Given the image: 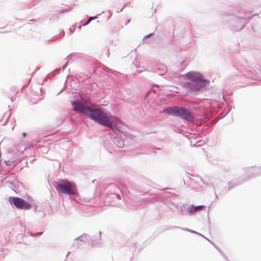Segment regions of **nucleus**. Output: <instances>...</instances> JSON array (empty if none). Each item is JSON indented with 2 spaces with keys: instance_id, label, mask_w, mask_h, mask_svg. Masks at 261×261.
<instances>
[{
  "instance_id": "obj_1",
  "label": "nucleus",
  "mask_w": 261,
  "mask_h": 261,
  "mask_svg": "<svg viewBox=\"0 0 261 261\" xmlns=\"http://www.w3.org/2000/svg\"><path fill=\"white\" fill-rule=\"evenodd\" d=\"M73 110L85 114L87 117L108 127H112L114 117H109L100 109H93L90 103L85 100L72 102Z\"/></svg>"
},
{
  "instance_id": "obj_2",
  "label": "nucleus",
  "mask_w": 261,
  "mask_h": 261,
  "mask_svg": "<svg viewBox=\"0 0 261 261\" xmlns=\"http://www.w3.org/2000/svg\"><path fill=\"white\" fill-rule=\"evenodd\" d=\"M164 112L169 114L179 116L190 122H192L194 120V117L192 113L188 110L182 108L177 107L169 108L165 109Z\"/></svg>"
},
{
  "instance_id": "obj_3",
  "label": "nucleus",
  "mask_w": 261,
  "mask_h": 261,
  "mask_svg": "<svg viewBox=\"0 0 261 261\" xmlns=\"http://www.w3.org/2000/svg\"><path fill=\"white\" fill-rule=\"evenodd\" d=\"M56 189L58 191L68 195H75L77 193L75 184L68 180H64L62 183L57 184Z\"/></svg>"
},
{
  "instance_id": "obj_4",
  "label": "nucleus",
  "mask_w": 261,
  "mask_h": 261,
  "mask_svg": "<svg viewBox=\"0 0 261 261\" xmlns=\"http://www.w3.org/2000/svg\"><path fill=\"white\" fill-rule=\"evenodd\" d=\"M9 201L19 209L29 210L31 207V205L29 203L19 197H10L9 198Z\"/></svg>"
},
{
  "instance_id": "obj_5",
  "label": "nucleus",
  "mask_w": 261,
  "mask_h": 261,
  "mask_svg": "<svg viewBox=\"0 0 261 261\" xmlns=\"http://www.w3.org/2000/svg\"><path fill=\"white\" fill-rule=\"evenodd\" d=\"M208 84L209 82L207 80H206V82H190L187 84V86L192 91H197Z\"/></svg>"
},
{
  "instance_id": "obj_6",
  "label": "nucleus",
  "mask_w": 261,
  "mask_h": 261,
  "mask_svg": "<svg viewBox=\"0 0 261 261\" xmlns=\"http://www.w3.org/2000/svg\"><path fill=\"white\" fill-rule=\"evenodd\" d=\"M186 77L191 80V82H206V80L204 79L200 73L190 72L186 74Z\"/></svg>"
},
{
  "instance_id": "obj_7",
  "label": "nucleus",
  "mask_w": 261,
  "mask_h": 261,
  "mask_svg": "<svg viewBox=\"0 0 261 261\" xmlns=\"http://www.w3.org/2000/svg\"><path fill=\"white\" fill-rule=\"evenodd\" d=\"M204 208L203 205H199V206H194L191 205L189 207V211L191 212H194L196 211H199L202 210Z\"/></svg>"
},
{
  "instance_id": "obj_8",
  "label": "nucleus",
  "mask_w": 261,
  "mask_h": 261,
  "mask_svg": "<svg viewBox=\"0 0 261 261\" xmlns=\"http://www.w3.org/2000/svg\"><path fill=\"white\" fill-rule=\"evenodd\" d=\"M96 18H97V17H90L88 19V20L84 24V25L85 26V25H87L88 24H89L90 23V22L92 20L96 19Z\"/></svg>"
},
{
  "instance_id": "obj_9",
  "label": "nucleus",
  "mask_w": 261,
  "mask_h": 261,
  "mask_svg": "<svg viewBox=\"0 0 261 261\" xmlns=\"http://www.w3.org/2000/svg\"><path fill=\"white\" fill-rule=\"evenodd\" d=\"M117 146L119 147H122L124 146V144L123 142H119V143L117 144Z\"/></svg>"
},
{
  "instance_id": "obj_10",
  "label": "nucleus",
  "mask_w": 261,
  "mask_h": 261,
  "mask_svg": "<svg viewBox=\"0 0 261 261\" xmlns=\"http://www.w3.org/2000/svg\"><path fill=\"white\" fill-rule=\"evenodd\" d=\"M22 135H23V137H25V136H26V134H25V133H23L22 134Z\"/></svg>"
},
{
  "instance_id": "obj_11",
  "label": "nucleus",
  "mask_w": 261,
  "mask_h": 261,
  "mask_svg": "<svg viewBox=\"0 0 261 261\" xmlns=\"http://www.w3.org/2000/svg\"><path fill=\"white\" fill-rule=\"evenodd\" d=\"M2 121V119H0V122Z\"/></svg>"
}]
</instances>
